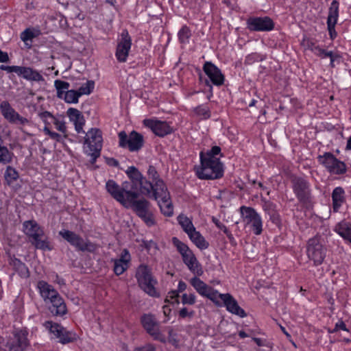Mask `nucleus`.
I'll return each instance as SVG.
<instances>
[{
  "instance_id": "obj_52",
  "label": "nucleus",
  "mask_w": 351,
  "mask_h": 351,
  "mask_svg": "<svg viewBox=\"0 0 351 351\" xmlns=\"http://www.w3.org/2000/svg\"><path fill=\"white\" fill-rule=\"evenodd\" d=\"M114 263L113 271L117 276H120L123 274L129 267V265L123 263H120L117 260L112 259Z\"/></svg>"
},
{
  "instance_id": "obj_58",
  "label": "nucleus",
  "mask_w": 351,
  "mask_h": 351,
  "mask_svg": "<svg viewBox=\"0 0 351 351\" xmlns=\"http://www.w3.org/2000/svg\"><path fill=\"white\" fill-rule=\"evenodd\" d=\"M196 302V296L194 293H183L182 295V303L183 304L193 305Z\"/></svg>"
},
{
  "instance_id": "obj_4",
  "label": "nucleus",
  "mask_w": 351,
  "mask_h": 351,
  "mask_svg": "<svg viewBox=\"0 0 351 351\" xmlns=\"http://www.w3.org/2000/svg\"><path fill=\"white\" fill-rule=\"evenodd\" d=\"M135 278L138 287L148 295L153 298H159L160 293L157 291L156 286L158 280L154 276L152 268L145 264L141 263L135 271Z\"/></svg>"
},
{
  "instance_id": "obj_12",
  "label": "nucleus",
  "mask_w": 351,
  "mask_h": 351,
  "mask_svg": "<svg viewBox=\"0 0 351 351\" xmlns=\"http://www.w3.org/2000/svg\"><path fill=\"white\" fill-rule=\"evenodd\" d=\"M140 322L143 329L154 340L162 343L167 342L165 335L160 330V323L155 315L151 313H143L140 317Z\"/></svg>"
},
{
  "instance_id": "obj_3",
  "label": "nucleus",
  "mask_w": 351,
  "mask_h": 351,
  "mask_svg": "<svg viewBox=\"0 0 351 351\" xmlns=\"http://www.w3.org/2000/svg\"><path fill=\"white\" fill-rule=\"evenodd\" d=\"M23 232L36 249L49 252L54 249L49 237L45 234L44 228L36 220L25 221L23 223Z\"/></svg>"
},
{
  "instance_id": "obj_39",
  "label": "nucleus",
  "mask_w": 351,
  "mask_h": 351,
  "mask_svg": "<svg viewBox=\"0 0 351 351\" xmlns=\"http://www.w3.org/2000/svg\"><path fill=\"white\" fill-rule=\"evenodd\" d=\"M193 112L203 119H208L211 117V111L208 104H203L195 107Z\"/></svg>"
},
{
  "instance_id": "obj_33",
  "label": "nucleus",
  "mask_w": 351,
  "mask_h": 351,
  "mask_svg": "<svg viewBox=\"0 0 351 351\" xmlns=\"http://www.w3.org/2000/svg\"><path fill=\"white\" fill-rule=\"evenodd\" d=\"M189 238L195 246L201 250H206L209 247V243L202 236L200 232L196 230L190 234Z\"/></svg>"
},
{
  "instance_id": "obj_26",
  "label": "nucleus",
  "mask_w": 351,
  "mask_h": 351,
  "mask_svg": "<svg viewBox=\"0 0 351 351\" xmlns=\"http://www.w3.org/2000/svg\"><path fill=\"white\" fill-rule=\"evenodd\" d=\"M106 189L108 193L118 202L121 203L123 206L128 208L126 205V200L123 195V191H121V186L114 180H108L106 183Z\"/></svg>"
},
{
  "instance_id": "obj_63",
  "label": "nucleus",
  "mask_w": 351,
  "mask_h": 351,
  "mask_svg": "<svg viewBox=\"0 0 351 351\" xmlns=\"http://www.w3.org/2000/svg\"><path fill=\"white\" fill-rule=\"evenodd\" d=\"M342 330L343 331L350 332V330L347 328L346 324L342 319H339V321L335 324V328H333L334 332H338Z\"/></svg>"
},
{
  "instance_id": "obj_24",
  "label": "nucleus",
  "mask_w": 351,
  "mask_h": 351,
  "mask_svg": "<svg viewBox=\"0 0 351 351\" xmlns=\"http://www.w3.org/2000/svg\"><path fill=\"white\" fill-rule=\"evenodd\" d=\"M332 209L333 213H338L341 208L346 204V194L342 186L335 187L331 193Z\"/></svg>"
},
{
  "instance_id": "obj_40",
  "label": "nucleus",
  "mask_w": 351,
  "mask_h": 351,
  "mask_svg": "<svg viewBox=\"0 0 351 351\" xmlns=\"http://www.w3.org/2000/svg\"><path fill=\"white\" fill-rule=\"evenodd\" d=\"M184 265H186L191 273L197 276H201L204 273L202 266L197 258L191 261H187Z\"/></svg>"
},
{
  "instance_id": "obj_20",
  "label": "nucleus",
  "mask_w": 351,
  "mask_h": 351,
  "mask_svg": "<svg viewBox=\"0 0 351 351\" xmlns=\"http://www.w3.org/2000/svg\"><path fill=\"white\" fill-rule=\"evenodd\" d=\"M202 71L207 77L210 79L215 86L220 87L226 81L225 75L221 70L211 61H206L202 66Z\"/></svg>"
},
{
  "instance_id": "obj_31",
  "label": "nucleus",
  "mask_w": 351,
  "mask_h": 351,
  "mask_svg": "<svg viewBox=\"0 0 351 351\" xmlns=\"http://www.w3.org/2000/svg\"><path fill=\"white\" fill-rule=\"evenodd\" d=\"M36 289L43 299L48 298L49 295L58 292L51 285L43 280L38 281Z\"/></svg>"
},
{
  "instance_id": "obj_14",
  "label": "nucleus",
  "mask_w": 351,
  "mask_h": 351,
  "mask_svg": "<svg viewBox=\"0 0 351 351\" xmlns=\"http://www.w3.org/2000/svg\"><path fill=\"white\" fill-rule=\"evenodd\" d=\"M172 123L161 121L156 118L145 119L143 125L149 128L156 136L163 138L175 132L176 129L171 126Z\"/></svg>"
},
{
  "instance_id": "obj_28",
  "label": "nucleus",
  "mask_w": 351,
  "mask_h": 351,
  "mask_svg": "<svg viewBox=\"0 0 351 351\" xmlns=\"http://www.w3.org/2000/svg\"><path fill=\"white\" fill-rule=\"evenodd\" d=\"M121 191H123V195H125L126 204L128 203L130 205L132 204L134 202L136 201L139 197V193L134 189H131V182H123Z\"/></svg>"
},
{
  "instance_id": "obj_19",
  "label": "nucleus",
  "mask_w": 351,
  "mask_h": 351,
  "mask_svg": "<svg viewBox=\"0 0 351 351\" xmlns=\"http://www.w3.org/2000/svg\"><path fill=\"white\" fill-rule=\"evenodd\" d=\"M85 136L79 142L86 145L84 148L102 149L103 136L102 132L99 128H91L87 132L84 133Z\"/></svg>"
},
{
  "instance_id": "obj_35",
  "label": "nucleus",
  "mask_w": 351,
  "mask_h": 351,
  "mask_svg": "<svg viewBox=\"0 0 351 351\" xmlns=\"http://www.w3.org/2000/svg\"><path fill=\"white\" fill-rule=\"evenodd\" d=\"M339 2L337 0H332L328 8V14L326 23L337 24L339 18Z\"/></svg>"
},
{
  "instance_id": "obj_1",
  "label": "nucleus",
  "mask_w": 351,
  "mask_h": 351,
  "mask_svg": "<svg viewBox=\"0 0 351 351\" xmlns=\"http://www.w3.org/2000/svg\"><path fill=\"white\" fill-rule=\"evenodd\" d=\"M199 165L193 168L195 176L202 180H219L223 177L224 163L221 158L224 157L221 147L213 145L210 149L199 152Z\"/></svg>"
},
{
  "instance_id": "obj_43",
  "label": "nucleus",
  "mask_w": 351,
  "mask_h": 351,
  "mask_svg": "<svg viewBox=\"0 0 351 351\" xmlns=\"http://www.w3.org/2000/svg\"><path fill=\"white\" fill-rule=\"evenodd\" d=\"M79 337L77 333L73 330H68L66 328L62 332V336L61 337L60 343L67 344L69 343L75 342L78 339Z\"/></svg>"
},
{
  "instance_id": "obj_29",
  "label": "nucleus",
  "mask_w": 351,
  "mask_h": 351,
  "mask_svg": "<svg viewBox=\"0 0 351 351\" xmlns=\"http://www.w3.org/2000/svg\"><path fill=\"white\" fill-rule=\"evenodd\" d=\"M10 265L19 276L27 278L29 276V271L27 265L19 258L13 257L10 259Z\"/></svg>"
},
{
  "instance_id": "obj_62",
  "label": "nucleus",
  "mask_w": 351,
  "mask_h": 351,
  "mask_svg": "<svg viewBox=\"0 0 351 351\" xmlns=\"http://www.w3.org/2000/svg\"><path fill=\"white\" fill-rule=\"evenodd\" d=\"M40 119L45 123V125H49L50 123L48 121L49 119L52 120L54 119V116L49 111H43L38 114Z\"/></svg>"
},
{
  "instance_id": "obj_59",
  "label": "nucleus",
  "mask_w": 351,
  "mask_h": 351,
  "mask_svg": "<svg viewBox=\"0 0 351 351\" xmlns=\"http://www.w3.org/2000/svg\"><path fill=\"white\" fill-rule=\"evenodd\" d=\"M54 86L56 90H68L70 87V84L66 81H62L60 80H56L54 82Z\"/></svg>"
},
{
  "instance_id": "obj_44",
  "label": "nucleus",
  "mask_w": 351,
  "mask_h": 351,
  "mask_svg": "<svg viewBox=\"0 0 351 351\" xmlns=\"http://www.w3.org/2000/svg\"><path fill=\"white\" fill-rule=\"evenodd\" d=\"M140 246L145 249L148 254H156L159 250L158 245L153 240L142 239Z\"/></svg>"
},
{
  "instance_id": "obj_56",
  "label": "nucleus",
  "mask_w": 351,
  "mask_h": 351,
  "mask_svg": "<svg viewBox=\"0 0 351 351\" xmlns=\"http://www.w3.org/2000/svg\"><path fill=\"white\" fill-rule=\"evenodd\" d=\"M252 339L259 347L264 346V347H266V348H270V349L273 348L274 343L267 341L265 339H261V338L253 337H252Z\"/></svg>"
},
{
  "instance_id": "obj_49",
  "label": "nucleus",
  "mask_w": 351,
  "mask_h": 351,
  "mask_svg": "<svg viewBox=\"0 0 351 351\" xmlns=\"http://www.w3.org/2000/svg\"><path fill=\"white\" fill-rule=\"evenodd\" d=\"M164 205L159 204L161 213L167 217H171L173 215V204L171 202V197L167 199L166 202H164L161 199Z\"/></svg>"
},
{
  "instance_id": "obj_61",
  "label": "nucleus",
  "mask_w": 351,
  "mask_h": 351,
  "mask_svg": "<svg viewBox=\"0 0 351 351\" xmlns=\"http://www.w3.org/2000/svg\"><path fill=\"white\" fill-rule=\"evenodd\" d=\"M20 66H17V65L8 66V65L1 64L0 66V70L5 71L8 73H15L19 76Z\"/></svg>"
},
{
  "instance_id": "obj_17",
  "label": "nucleus",
  "mask_w": 351,
  "mask_h": 351,
  "mask_svg": "<svg viewBox=\"0 0 351 351\" xmlns=\"http://www.w3.org/2000/svg\"><path fill=\"white\" fill-rule=\"evenodd\" d=\"M0 110L3 117L11 124L22 126L31 124V121L20 115L8 101H3L0 104Z\"/></svg>"
},
{
  "instance_id": "obj_48",
  "label": "nucleus",
  "mask_w": 351,
  "mask_h": 351,
  "mask_svg": "<svg viewBox=\"0 0 351 351\" xmlns=\"http://www.w3.org/2000/svg\"><path fill=\"white\" fill-rule=\"evenodd\" d=\"M265 59V56L257 53L253 52L247 55L244 60L245 65H251L256 62H262Z\"/></svg>"
},
{
  "instance_id": "obj_45",
  "label": "nucleus",
  "mask_w": 351,
  "mask_h": 351,
  "mask_svg": "<svg viewBox=\"0 0 351 351\" xmlns=\"http://www.w3.org/2000/svg\"><path fill=\"white\" fill-rule=\"evenodd\" d=\"M247 226H250V230L256 236L261 235L263 232V219L261 216L258 217Z\"/></svg>"
},
{
  "instance_id": "obj_54",
  "label": "nucleus",
  "mask_w": 351,
  "mask_h": 351,
  "mask_svg": "<svg viewBox=\"0 0 351 351\" xmlns=\"http://www.w3.org/2000/svg\"><path fill=\"white\" fill-rule=\"evenodd\" d=\"M21 39L25 43L26 45H27V42L28 40H32L34 37H36V35L34 32L29 28L25 29L23 32L21 34Z\"/></svg>"
},
{
  "instance_id": "obj_23",
  "label": "nucleus",
  "mask_w": 351,
  "mask_h": 351,
  "mask_svg": "<svg viewBox=\"0 0 351 351\" xmlns=\"http://www.w3.org/2000/svg\"><path fill=\"white\" fill-rule=\"evenodd\" d=\"M53 302L49 304L47 309L53 317L64 319L68 313V309L64 298L61 296L58 299L53 298Z\"/></svg>"
},
{
  "instance_id": "obj_47",
  "label": "nucleus",
  "mask_w": 351,
  "mask_h": 351,
  "mask_svg": "<svg viewBox=\"0 0 351 351\" xmlns=\"http://www.w3.org/2000/svg\"><path fill=\"white\" fill-rule=\"evenodd\" d=\"M301 45L303 46L305 49L309 50L313 53L315 52L317 47L318 46L316 45L315 38L308 37L306 36H303L301 41Z\"/></svg>"
},
{
  "instance_id": "obj_6",
  "label": "nucleus",
  "mask_w": 351,
  "mask_h": 351,
  "mask_svg": "<svg viewBox=\"0 0 351 351\" xmlns=\"http://www.w3.org/2000/svg\"><path fill=\"white\" fill-rule=\"evenodd\" d=\"M327 252V245L319 233H317L307 240L306 254L308 260L313 262V266L318 267L322 265L326 258Z\"/></svg>"
},
{
  "instance_id": "obj_46",
  "label": "nucleus",
  "mask_w": 351,
  "mask_h": 351,
  "mask_svg": "<svg viewBox=\"0 0 351 351\" xmlns=\"http://www.w3.org/2000/svg\"><path fill=\"white\" fill-rule=\"evenodd\" d=\"M81 97L78 90H68L65 92L64 100L68 104H77L79 101V98Z\"/></svg>"
},
{
  "instance_id": "obj_53",
  "label": "nucleus",
  "mask_w": 351,
  "mask_h": 351,
  "mask_svg": "<svg viewBox=\"0 0 351 351\" xmlns=\"http://www.w3.org/2000/svg\"><path fill=\"white\" fill-rule=\"evenodd\" d=\"M268 216L269 217V221L273 224H274L279 230H281L282 227V219L278 210L268 215Z\"/></svg>"
},
{
  "instance_id": "obj_38",
  "label": "nucleus",
  "mask_w": 351,
  "mask_h": 351,
  "mask_svg": "<svg viewBox=\"0 0 351 351\" xmlns=\"http://www.w3.org/2000/svg\"><path fill=\"white\" fill-rule=\"evenodd\" d=\"M177 219L183 231L186 232L188 236L196 230L192 221L186 216L180 215L178 216Z\"/></svg>"
},
{
  "instance_id": "obj_50",
  "label": "nucleus",
  "mask_w": 351,
  "mask_h": 351,
  "mask_svg": "<svg viewBox=\"0 0 351 351\" xmlns=\"http://www.w3.org/2000/svg\"><path fill=\"white\" fill-rule=\"evenodd\" d=\"M95 88V82L93 80H87L77 90L82 96V95H90Z\"/></svg>"
},
{
  "instance_id": "obj_36",
  "label": "nucleus",
  "mask_w": 351,
  "mask_h": 351,
  "mask_svg": "<svg viewBox=\"0 0 351 351\" xmlns=\"http://www.w3.org/2000/svg\"><path fill=\"white\" fill-rule=\"evenodd\" d=\"M5 184L12 186L19 178V171L12 166H7L3 174Z\"/></svg>"
},
{
  "instance_id": "obj_25",
  "label": "nucleus",
  "mask_w": 351,
  "mask_h": 351,
  "mask_svg": "<svg viewBox=\"0 0 351 351\" xmlns=\"http://www.w3.org/2000/svg\"><path fill=\"white\" fill-rule=\"evenodd\" d=\"M171 241L173 246L181 255L184 263L197 258L189 247L186 243L181 241L178 238L173 237Z\"/></svg>"
},
{
  "instance_id": "obj_27",
  "label": "nucleus",
  "mask_w": 351,
  "mask_h": 351,
  "mask_svg": "<svg viewBox=\"0 0 351 351\" xmlns=\"http://www.w3.org/2000/svg\"><path fill=\"white\" fill-rule=\"evenodd\" d=\"M19 76L30 82H44L45 78L38 70L30 66H21Z\"/></svg>"
},
{
  "instance_id": "obj_15",
  "label": "nucleus",
  "mask_w": 351,
  "mask_h": 351,
  "mask_svg": "<svg viewBox=\"0 0 351 351\" xmlns=\"http://www.w3.org/2000/svg\"><path fill=\"white\" fill-rule=\"evenodd\" d=\"M190 284L200 295L207 298L217 306H222V303L217 300L219 291L206 284L199 276H195L193 277L190 280Z\"/></svg>"
},
{
  "instance_id": "obj_64",
  "label": "nucleus",
  "mask_w": 351,
  "mask_h": 351,
  "mask_svg": "<svg viewBox=\"0 0 351 351\" xmlns=\"http://www.w3.org/2000/svg\"><path fill=\"white\" fill-rule=\"evenodd\" d=\"M326 24H327V29L330 38L332 40H334L337 37V32L335 30L336 24H333V23H326Z\"/></svg>"
},
{
  "instance_id": "obj_37",
  "label": "nucleus",
  "mask_w": 351,
  "mask_h": 351,
  "mask_svg": "<svg viewBox=\"0 0 351 351\" xmlns=\"http://www.w3.org/2000/svg\"><path fill=\"white\" fill-rule=\"evenodd\" d=\"M177 36L179 43L185 45L190 42L192 37V31L187 25L184 24L178 32Z\"/></svg>"
},
{
  "instance_id": "obj_18",
  "label": "nucleus",
  "mask_w": 351,
  "mask_h": 351,
  "mask_svg": "<svg viewBox=\"0 0 351 351\" xmlns=\"http://www.w3.org/2000/svg\"><path fill=\"white\" fill-rule=\"evenodd\" d=\"M132 38L127 29L122 30L115 51V57L119 62H125L132 47Z\"/></svg>"
},
{
  "instance_id": "obj_11",
  "label": "nucleus",
  "mask_w": 351,
  "mask_h": 351,
  "mask_svg": "<svg viewBox=\"0 0 351 351\" xmlns=\"http://www.w3.org/2000/svg\"><path fill=\"white\" fill-rule=\"evenodd\" d=\"M58 234L66 241L77 251L94 252L96 245L89 240L85 241L80 234L73 231L63 229L59 231Z\"/></svg>"
},
{
  "instance_id": "obj_60",
  "label": "nucleus",
  "mask_w": 351,
  "mask_h": 351,
  "mask_svg": "<svg viewBox=\"0 0 351 351\" xmlns=\"http://www.w3.org/2000/svg\"><path fill=\"white\" fill-rule=\"evenodd\" d=\"M178 298H179V293L176 292V290H171V291H169L168 295L165 299V303H173V302H171V300H175L174 302L176 303L179 304Z\"/></svg>"
},
{
  "instance_id": "obj_51",
  "label": "nucleus",
  "mask_w": 351,
  "mask_h": 351,
  "mask_svg": "<svg viewBox=\"0 0 351 351\" xmlns=\"http://www.w3.org/2000/svg\"><path fill=\"white\" fill-rule=\"evenodd\" d=\"M101 149H94L89 148L86 149L84 148V152L87 156H90V164H95L97 158L100 156Z\"/></svg>"
},
{
  "instance_id": "obj_5",
  "label": "nucleus",
  "mask_w": 351,
  "mask_h": 351,
  "mask_svg": "<svg viewBox=\"0 0 351 351\" xmlns=\"http://www.w3.org/2000/svg\"><path fill=\"white\" fill-rule=\"evenodd\" d=\"M28 336L29 329L27 327L13 326L10 335L3 344L4 348L0 346V351H25L30 346Z\"/></svg>"
},
{
  "instance_id": "obj_57",
  "label": "nucleus",
  "mask_w": 351,
  "mask_h": 351,
  "mask_svg": "<svg viewBox=\"0 0 351 351\" xmlns=\"http://www.w3.org/2000/svg\"><path fill=\"white\" fill-rule=\"evenodd\" d=\"M314 54L321 59H325L331 56L332 51H328L320 46H317Z\"/></svg>"
},
{
  "instance_id": "obj_7",
  "label": "nucleus",
  "mask_w": 351,
  "mask_h": 351,
  "mask_svg": "<svg viewBox=\"0 0 351 351\" xmlns=\"http://www.w3.org/2000/svg\"><path fill=\"white\" fill-rule=\"evenodd\" d=\"M125 173L131 182V189L138 191L141 194L150 197L153 186L145 176L135 166L129 167Z\"/></svg>"
},
{
  "instance_id": "obj_21",
  "label": "nucleus",
  "mask_w": 351,
  "mask_h": 351,
  "mask_svg": "<svg viewBox=\"0 0 351 351\" xmlns=\"http://www.w3.org/2000/svg\"><path fill=\"white\" fill-rule=\"evenodd\" d=\"M221 299L220 302L222 306H226V310L240 317H245L247 313L243 308H242L238 304L236 299L230 293H219L217 300Z\"/></svg>"
},
{
  "instance_id": "obj_10",
  "label": "nucleus",
  "mask_w": 351,
  "mask_h": 351,
  "mask_svg": "<svg viewBox=\"0 0 351 351\" xmlns=\"http://www.w3.org/2000/svg\"><path fill=\"white\" fill-rule=\"evenodd\" d=\"M317 160L318 163L323 166L330 174L340 176L347 171L346 163L339 160L330 152H326L322 155H318Z\"/></svg>"
},
{
  "instance_id": "obj_9",
  "label": "nucleus",
  "mask_w": 351,
  "mask_h": 351,
  "mask_svg": "<svg viewBox=\"0 0 351 351\" xmlns=\"http://www.w3.org/2000/svg\"><path fill=\"white\" fill-rule=\"evenodd\" d=\"M118 138L119 147L128 149L130 152H138L145 144L143 134L136 130H132L129 134L122 130L118 133Z\"/></svg>"
},
{
  "instance_id": "obj_55",
  "label": "nucleus",
  "mask_w": 351,
  "mask_h": 351,
  "mask_svg": "<svg viewBox=\"0 0 351 351\" xmlns=\"http://www.w3.org/2000/svg\"><path fill=\"white\" fill-rule=\"evenodd\" d=\"M116 260L120 263L129 265L131 261V255L129 250L127 248H124L121 252L120 258Z\"/></svg>"
},
{
  "instance_id": "obj_34",
  "label": "nucleus",
  "mask_w": 351,
  "mask_h": 351,
  "mask_svg": "<svg viewBox=\"0 0 351 351\" xmlns=\"http://www.w3.org/2000/svg\"><path fill=\"white\" fill-rule=\"evenodd\" d=\"M334 231L341 236L344 240L348 241L351 237V223L346 221L338 223Z\"/></svg>"
},
{
  "instance_id": "obj_13",
  "label": "nucleus",
  "mask_w": 351,
  "mask_h": 351,
  "mask_svg": "<svg viewBox=\"0 0 351 351\" xmlns=\"http://www.w3.org/2000/svg\"><path fill=\"white\" fill-rule=\"evenodd\" d=\"M150 202L145 198L137 199L130 206L136 215L145 223L147 227L156 224L153 213L149 210Z\"/></svg>"
},
{
  "instance_id": "obj_16",
  "label": "nucleus",
  "mask_w": 351,
  "mask_h": 351,
  "mask_svg": "<svg viewBox=\"0 0 351 351\" xmlns=\"http://www.w3.org/2000/svg\"><path fill=\"white\" fill-rule=\"evenodd\" d=\"M275 27L274 20L268 16H250L246 19V29L251 32H270Z\"/></svg>"
},
{
  "instance_id": "obj_32",
  "label": "nucleus",
  "mask_w": 351,
  "mask_h": 351,
  "mask_svg": "<svg viewBox=\"0 0 351 351\" xmlns=\"http://www.w3.org/2000/svg\"><path fill=\"white\" fill-rule=\"evenodd\" d=\"M43 326L47 329L51 334H53L55 338L58 339V342L60 343L62 332L64 330V327L61 324L48 320L43 323Z\"/></svg>"
},
{
  "instance_id": "obj_30",
  "label": "nucleus",
  "mask_w": 351,
  "mask_h": 351,
  "mask_svg": "<svg viewBox=\"0 0 351 351\" xmlns=\"http://www.w3.org/2000/svg\"><path fill=\"white\" fill-rule=\"evenodd\" d=\"M239 210L241 216L246 226L261 215L253 207L241 206Z\"/></svg>"
},
{
  "instance_id": "obj_8",
  "label": "nucleus",
  "mask_w": 351,
  "mask_h": 351,
  "mask_svg": "<svg viewBox=\"0 0 351 351\" xmlns=\"http://www.w3.org/2000/svg\"><path fill=\"white\" fill-rule=\"evenodd\" d=\"M147 179L150 180L153 186V191L151 195L154 199H162L164 202L170 198V193L167 189L165 182L160 178V174L156 167L149 165L147 170Z\"/></svg>"
},
{
  "instance_id": "obj_22",
  "label": "nucleus",
  "mask_w": 351,
  "mask_h": 351,
  "mask_svg": "<svg viewBox=\"0 0 351 351\" xmlns=\"http://www.w3.org/2000/svg\"><path fill=\"white\" fill-rule=\"evenodd\" d=\"M66 115L69 121L73 123L77 134L85 133L83 128L85 125L86 120L82 112L77 108H69L66 111Z\"/></svg>"
},
{
  "instance_id": "obj_2",
  "label": "nucleus",
  "mask_w": 351,
  "mask_h": 351,
  "mask_svg": "<svg viewBox=\"0 0 351 351\" xmlns=\"http://www.w3.org/2000/svg\"><path fill=\"white\" fill-rule=\"evenodd\" d=\"M290 181L293 192L302 207L307 210H312L315 204V199L308 178L292 175Z\"/></svg>"
},
{
  "instance_id": "obj_41",
  "label": "nucleus",
  "mask_w": 351,
  "mask_h": 351,
  "mask_svg": "<svg viewBox=\"0 0 351 351\" xmlns=\"http://www.w3.org/2000/svg\"><path fill=\"white\" fill-rule=\"evenodd\" d=\"M260 197L262 208L266 215H268L277 210V205L274 202L267 199L266 197H263L262 194Z\"/></svg>"
},
{
  "instance_id": "obj_42",
  "label": "nucleus",
  "mask_w": 351,
  "mask_h": 351,
  "mask_svg": "<svg viewBox=\"0 0 351 351\" xmlns=\"http://www.w3.org/2000/svg\"><path fill=\"white\" fill-rule=\"evenodd\" d=\"M52 121L56 128L60 132L63 133V137L64 138L68 139L70 142H74L73 139L69 137V134H67L66 123L64 121V117H62V119H60L55 117Z\"/></svg>"
}]
</instances>
